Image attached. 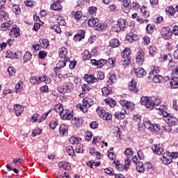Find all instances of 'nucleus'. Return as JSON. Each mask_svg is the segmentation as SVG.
I'll use <instances>...</instances> for the list:
<instances>
[{"label":"nucleus","instance_id":"nucleus-1","mask_svg":"<svg viewBox=\"0 0 178 178\" xmlns=\"http://www.w3.org/2000/svg\"><path fill=\"white\" fill-rule=\"evenodd\" d=\"M140 104L141 105H144V106L148 109H154L155 105H159V104H161V99L155 97H142L140 98Z\"/></svg>","mask_w":178,"mask_h":178},{"label":"nucleus","instance_id":"nucleus-2","mask_svg":"<svg viewBox=\"0 0 178 178\" xmlns=\"http://www.w3.org/2000/svg\"><path fill=\"white\" fill-rule=\"evenodd\" d=\"M176 159L178 158V153L177 152H167L166 153H163L162 157L161 158L163 163L164 165H169L172 163V159Z\"/></svg>","mask_w":178,"mask_h":178},{"label":"nucleus","instance_id":"nucleus-3","mask_svg":"<svg viewBox=\"0 0 178 178\" xmlns=\"http://www.w3.org/2000/svg\"><path fill=\"white\" fill-rule=\"evenodd\" d=\"M127 27V20L126 19L120 18L118 21V24L113 26L112 31L115 33H120V31H124V29Z\"/></svg>","mask_w":178,"mask_h":178},{"label":"nucleus","instance_id":"nucleus-4","mask_svg":"<svg viewBox=\"0 0 178 178\" xmlns=\"http://www.w3.org/2000/svg\"><path fill=\"white\" fill-rule=\"evenodd\" d=\"M130 54H131V51H130V48L129 47L125 48L122 52V62L123 66H127L130 64V58H129Z\"/></svg>","mask_w":178,"mask_h":178},{"label":"nucleus","instance_id":"nucleus-5","mask_svg":"<svg viewBox=\"0 0 178 178\" xmlns=\"http://www.w3.org/2000/svg\"><path fill=\"white\" fill-rule=\"evenodd\" d=\"M158 71L156 68H154L149 72V76H148L149 80H153L154 83H162L163 81V76L160 75H156Z\"/></svg>","mask_w":178,"mask_h":178},{"label":"nucleus","instance_id":"nucleus-6","mask_svg":"<svg viewBox=\"0 0 178 178\" xmlns=\"http://www.w3.org/2000/svg\"><path fill=\"white\" fill-rule=\"evenodd\" d=\"M163 118V120L165 121V123H168V124H172V126L177 124V118L174 117L172 114L164 113Z\"/></svg>","mask_w":178,"mask_h":178},{"label":"nucleus","instance_id":"nucleus-7","mask_svg":"<svg viewBox=\"0 0 178 178\" xmlns=\"http://www.w3.org/2000/svg\"><path fill=\"white\" fill-rule=\"evenodd\" d=\"M161 36L164 40H170L172 38V31L170 27H163L161 31Z\"/></svg>","mask_w":178,"mask_h":178},{"label":"nucleus","instance_id":"nucleus-8","mask_svg":"<svg viewBox=\"0 0 178 178\" xmlns=\"http://www.w3.org/2000/svg\"><path fill=\"white\" fill-rule=\"evenodd\" d=\"M144 55H145L144 51H139L137 52L136 55V63H138V65H143V63H144V60H145Z\"/></svg>","mask_w":178,"mask_h":178},{"label":"nucleus","instance_id":"nucleus-9","mask_svg":"<svg viewBox=\"0 0 178 178\" xmlns=\"http://www.w3.org/2000/svg\"><path fill=\"white\" fill-rule=\"evenodd\" d=\"M120 2H122L124 6L122 7V10L124 13H129L130 12V3H131V0H118Z\"/></svg>","mask_w":178,"mask_h":178},{"label":"nucleus","instance_id":"nucleus-10","mask_svg":"<svg viewBox=\"0 0 178 178\" xmlns=\"http://www.w3.org/2000/svg\"><path fill=\"white\" fill-rule=\"evenodd\" d=\"M134 74L136 77H139L140 79L144 77L147 74L145 70L142 67L134 68Z\"/></svg>","mask_w":178,"mask_h":178},{"label":"nucleus","instance_id":"nucleus-11","mask_svg":"<svg viewBox=\"0 0 178 178\" xmlns=\"http://www.w3.org/2000/svg\"><path fill=\"white\" fill-rule=\"evenodd\" d=\"M59 113L63 120H70V119L73 118V115H72L70 113H68L66 110L60 111Z\"/></svg>","mask_w":178,"mask_h":178},{"label":"nucleus","instance_id":"nucleus-12","mask_svg":"<svg viewBox=\"0 0 178 178\" xmlns=\"http://www.w3.org/2000/svg\"><path fill=\"white\" fill-rule=\"evenodd\" d=\"M98 113L99 118H102L104 120H111V119H112V115L109 113H106L105 110H101Z\"/></svg>","mask_w":178,"mask_h":178},{"label":"nucleus","instance_id":"nucleus-13","mask_svg":"<svg viewBox=\"0 0 178 178\" xmlns=\"http://www.w3.org/2000/svg\"><path fill=\"white\" fill-rule=\"evenodd\" d=\"M166 60H168L169 63H172V62H173L172 55H170V54H161L159 58V61L161 63L166 62Z\"/></svg>","mask_w":178,"mask_h":178},{"label":"nucleus","instance_id":"nucleus-14","mask_svg":"<svg viewBox=\"0 0 178 178\" xmlns=\"http://www.w3.org/2000/svg\"><path fill=\"white\" fill-rule=\"evenodd\" d=\"M130 163H131V159H130V158H127L125 160V165H124V168H123V165L122 164L117 165L116 168H118L120 172H122L123 169H129V168L130 167Z\"/></svg>","mask_w":178,"mask_h":178},{"label":"nucleus","instance_id":"nucleus-15","mask_svg":"<svg viewBox=\"0 0 178 178\" xmlns=\"http://www.w3.org/2000/svg\"><path fill=\"white\" fill-rule=\"evenodd\" d=\"M152 149L156 155H161L163 153V148L161 147V145H154Z\"/></svg>","mask_w":178,"mask_h":178},{"label":"nucleus","instance_id":"nucleus-16","mask_svg":"<svg viewBox=\"0 0 178 178\" xmlns=\"http://www.w3.org/2000/svg\"><path fill=\"white\" fill-rule=\"evenodd\" d=\"M115 117L119 120L124 119L126 118V110L122 108L115 113Z\"/></svg>","mask_w":178,"mask_h":178},{"label":"nucleus","instance_id":"nucleus-17","mask_svg":"<svg viewBox=\"0 0 178 178\" xmlns=\"http://www.w3.org/2000/svg\"><path fill=\"white\" fill-rule=\"evenodd\" d=\"M83 79H85V80L87 81L88 84H92V83H94L98 81V79L94 77V75L86 74Z\"/></svg>","mask_w":178,"mask_h":178},{"label":"nucleus","instance_id":"nucleus-18","mask_svg":"<svg viewBox=\"0 0 178 178\" xmlns=\"http://www.w3.org/2000/svg\"><path fill=\"white\" fill-rule=\"evenodd\" d=\"M143 124L145 127V129H147V130H149V131H152L154 124L151 123L149 120L145 118L143 120Z\"/></svg>","mask_w":178,"mask_h":178},{"label":"nucleus","instance_id":"nucleus-19","mask_svg":"<svg viewBox=\"0 0 178 178\" xmlns=\"http://www.w3.org/2000/svg\"><path fill=\"white\" fill-rule=\"evenodd\" d=\"M19 54H20L19 51L13 53L12 51L8 50L6 52V58H10V59H19V56H17Z\"/></svg>","mask_w":178,"mask_h":178},{"label":"nucleus","instance_id":"nucleus-20","mask_svg":"<svg viewBox=\"0 0 178 178\" xmlns=\"http://www.w3.org/2000/svg\"><path fill=\"white\" fill-rule=\"evenodd\" d=\"M126 40L129 41V42H133V41H136V40H138V36L133 33V32H131L127 35Z\"/></svg>","mask_w":178,"mask_h":178},{"label":"nucleus","instance_id":"nucleus-21","mask_svg":"<svg viewBox=\"0 0 178 178\" xmlns=\"http://www.w3.org/2000/svg\"><path fill=\"white\" fill-rule=\"evenodd\" d=\"M170 84L171 88H178V76H173L170 81Z\"/></svg>","mask_w":178,"mask_h":178},{"label":"nucleus","instance_id":"nucleus-22","mask_svg":"<svg viewBox=\"0 0 178 178\" xmlns=\"http://www.w3.org/2000/svg\"><path fill=\"white\" fill-rule=\"evenodd\" d=\"M82 102L83 106H88V108H90V106H92V104H94V100L89 97H85L83 99Z\"/></svg>","mask_w":178,"mask_h":178},{"label":"nucleus","instance_id":"nucleus-23","mask_svg":"<svg viewBox=\"0 0 178 178\" xmlns=\"http://www.w3.org/2000/svg\"><path fill=\"white\" fill-rule=\"evenodd\" d=\"M137 82L136 81L132 79V81L129 83L128 88L130 91H132L133 92H137L138 90L137 89Z\"/></svg>","mask_w":178,"mask_h":178},{"label":"nucleus","instance_id":"nucleus-24","mask_svg":"<svg viewBox=\"0 0 178 178\" xmlns=\"http://www.w3.org/2000/svg\"><path fill=\"white\" fill-rule=\"evenodd\" d=\"M51 10H60L62 6L60 5V1L58 0L51 5Z\"/></svg>","mask_w":178,"mask_h":178},{"label":"nucleus","instance_id":"nucleus-25","mask_svg":"<svg viewBox=\"0 0 178 178\" xmlns=\"http://www.w3.org/2000/svg\"><path fill=\"white\" fill-rule=\"evenodd\" d=\"M14 109L15 111L16 116H20V115L23 113V107H22V105H19V104L15 105Z\"/></svg>","mask_w":178,"mask_h":178},{"label":"nucleus","instance_id":"nucleus-26","mask_svg":"<svg viewBox=\"0 0 178 178\" xmlns=\"http://www.w3.org/2000/svg\"><path fill=\"white\" fill-rule=\"evenodd\" d=\"M12 24H13V22L12 21H8V22L3 23L1 25L0 30H1V31H6V29H9V27H10Z\"/></svg>","mask_w":178,"mask_h":178},{"label":"nucleus","instance_id":"nucleus-27","mask_svg":"<svg viewBox=\"0 0 178 178\" xmlns=\"http://www.w3.org/2000/svg\"><path fill=\"white\" fill-rule=\"evenodd\" d=\"M39 44L42 48H48L49 46V41L48 39H40Z\"/></svg>","mask_w":178,"mask_h":178},{"label":"nucleus","instance_id":"nucleus-28","mask_svg":"<svg viewBox=\"0 0 178 178\" xmlns=\"http://www.w3.org/2000/svg\"><path fill=\"white\" fill-rule=\"evenodd\" d=\"M136 170L139 173H143L145 170V168H144V164L143 162L138 161V163H136Z\"/></svg>","mask_w":178,"mask_h":178},{"label":"nucleus","instance_id":"nucleus-29","mask_svg":"<svg viewBox=\"0 0 178 178\" xmlns=\"http://www.w3.org/2000/svg\"><path fill=\"white\" fill-rule=\"evenodd\" d=\"M20 34V31L17 28H13V29L10 31L9 35L10 37H19Z\"/></svg>","mask_w":178,"mask_h":178},{"label":"nucleus","instance_id":"nucleus-30","mask_svg":"<svg viewBox=\"0 0 178 178\" xmlns=\"http://www.w3.org/2000/svg\"><path fill=\"white\" fill-rule=\"evenodd\" d=\"M110 46L113 48H117L120 45V42H119L118 39H111L109 42Z\"/></svg>","mask_w":178,"mask_h":178},{"label":"nucleus","instance_id":"nucleus-31","mask_svg":"<svg viewBox=\"0 0 178 178\" xmlns=\"http://www.w3.org/2000/svg\"><path fill=\"white\" fill-rule=\"evenodd\" d=\"M154 107H156V111H159V115H163V114L167 113L166 111H165V106H160L159 104H158L155 105Z\"/></svg>","mask_w":178,"mask_h":178},{"label":"nucleus","instance_id":"nucleus-32","mask_svg":"<svg viewBox=\"0 0 178 178\" xmlns=\"http://www.w3.org/2000/svg\"><path fill=\"white\" fill-rule=\"evenodd\" d=\"M131 3V6H129V12L130 9H132V10H138V9H140V6L138 3L134 1Z\"/></svg>","mask_w":178,"mask_h":178},{"label":"nucleus","instance_id":"nucleus-33","mask_svg":"<svg viewBox=\"0 0 178 178\" xmlns=\"http://www.w3.org/2000/svg\"><path fill=\"white\" fill-rule=\"evenodd\" d=\"M105 102L107 104V105H109L111 108H113L115 105H116V101H115L113 99H111L109 97L105 99Z\"/></svg>","mask_w":178,"mask_h":178},{"label":"nucleus","instance_id":"nucleus-34","mask_svg":"<svg viewBox=\"0 0 178 178\" xmlns=\"http://www.w3.org/2000/svg\"><path fill=\"white\" fill-rule=\"evenodd\" d=\"M32 56L33 55L31 54V53H30V51H26L23 57V60L24 61V63H26L29 62V60H31Z\"/></svg>","mask_w":178,"mask_h":178},{"label":"nucleus","instance_id":"nucleus-35","mask_svg":"<svg viewBox=\"0 0 178 178\" xmlns=\"http://www.w3.org/2000/svg\"><path fill=\"white\" fill-rule=\"evenodd\" d=\"M67 56V49L63 47L59 51V56L60 58H66Z\"/></svg>","mask_w":178,"mask_h":178},{"label":"nucleus","instance_id":"nucleus-36","mask_svg":"<svg viewBox=\"0 0 178 178\" xmlns=\"http://www.w3.org/2000/svg\"><path fill=\"white\" fill-rule=\"evenodd\" d=\"M99 20L97 18H91L88 19V26L90 27H95Z\"/></svg>","mask_w":178,"mask_h":178},{"label":"nucleus","instance_id":"nucleus-37","mask_svg":"<svg viewBox=\"0 0 178 178\" xmlns=\"http://www.w3.org/2000/svg\"><path fill=\"white\" fill-rule=\"evenodd\" d=\"M82 56L83 60H90V59H91V54H90L88 50H85L83 52Z\"/></svg>","mask_w":178,"mask_h":178},{"label":"nucleus","instance_id":"nucleus-38","mask_svg":"<svg viewBox=\"0 0 178 178\" xmlns=\"http://www.w3.org/2000/svg\"><path fill=\"white\" fill-rule=\"evenodd\" d=\"M80 141H81V138H76L74 136H72L70 138V143L71 144H74L75 145H77V144H79V143H80Z\"/></svg>","mask_w":178,"mask_h":178},{"label":"nucleus","instance_id":"nucleus-39","mask_svg":"<svg viewBox=\"0 0 178 178\" xmlns=\"http://www.w3.org/2000/svg\"><path fill=\"white\" fill-rule=\"evenodd\" d=\"M165 12L166 13L170 15V16H173V15L176 13V10L175 9V8L169 6L165 8Z\"/></svg>","mask_w":178,"mask_h":178},{"label":"nucleus","instance_id":"nucleus-40","mask_svg":"<svg viewBox=\"0 0 178 178\" xmlns=\"http://www.w3.org/2000/svg\"><path fill=\"white\" fill-rule=\"evenodd\" d=\"M124 155H126V156L127 158H131V156H133V154H134V152H133V149L131 148H127L124 152Z\"/></svg>","mask_w":178,"mask_h":178},{"label":"nucleus","instance_id":"nucleus-41","mask_svg":"<svg viewBox=\"0 0 178 178\" xmlns=\"http://www.w3.org/2000/svg\"><path fill=\"white\" fill-rule=\"evenodd\" d=\"M66 151L70 156H72L73 155H74V149H73V147L67 146L66 147Z\"/></svg>","mask_w":178,"mask_h":178},{"label":"nucleus","instance_id":"nucleus-42","mask_svg":"<svg viewBox=\"0 0 178 178\" xmlns=\"http://www.w3.org/2000/svg\"><path fill=\"white\" fill-rule=\"evenodd\" d=\"M66 66V61L60 60L56 64V69H63Z\"/></svg>","mask_w":178,"mask_h":178},{"label":"nucleus","instance_id":"nucleus-43","mask_svg":"<svg viewBox=\"0 0 178 178\" xmlns=\"http://www.w3.org/2000/svg\"><path fill=\"white\" fill-rule=\"evenodd\" d=\"M49 113H51V110H49L48 112H47L45 113V115H42L40 117V119L38 120V123H42V122H44V120H45L47 119V118L48 117Z\"/></svg>","mask_w":178,"mask_h":178},{"label":"nucleus","instance_id":"nucleus-44","mask_svg":"<svg viewBox=\"0 0 178 178\" xmlns=\"http://www.w3.org/2000/svg\"><path fill=\"white\" fill-rule=\"evenodd\" d=\"M106 26L104 25V24H98L95 26V30H97V31H102V30H105Z\"/></svg>","mask_w":178,"mask_h":178},{"label":"nucleus","instance_id":"nucleus-45","mask_svg":"<svg viewBox=\"0 0 178 178\" xmlns=\"http://www.w3.org/2000/svg\"><path fill=\"white\" fill-rule=\"evenodd\" d=\"M31 84H38L40 83V81L38 80V76H32L29 79Z\"/></svg>","mask_w":178,"mask_h":178},{"label":"nucleus","instance_id":"nucleus-46","mask_svg":"<svg viewBox=\"0 0 178 178\" xmlns=\"http://www.w3.org/2000/svg\"><path fill=\"white\" fill-rule=\"evenodd\" d=\"M102 92L104 97H108V95H109V94H111V90L106 87L103 88L102 89Z\"/></svg>","mask_w":178,"mask_h":178},{"label":"nucleus","instance_id":"nucleus-47","mask_svg":"<svg viewBox=\"0 0 178 178\" xmlns=\"http://www.w3.org/2000/svg\"><path fill=\"white\" fill-rule=\"evenodd\" d=\"M12 10L14 12V13H15V15H19V13H20V8L17 5L13 6Z\"/></svg>","mask_w":178,"mask_h":178},{"label":"nucleus","instance_id":"nucleus-48","mask_svg":"<svg viewBox=\"0 0 178 178\" xmlns=\"http://www.w3.org/2000/svg\"><path fill=\"white\" fill-rule=\"evenodd\" d=\"M126 109H130V111H133L134 109V104L131 102H127V106H126Z\"/></svg>","mask_w":178,"mask_h":178},{"label":"nucleus","instance_id":"nucleus-49","mask_svg":"<svg viewBox=\"0 0 178 178\" xmlns=\"http://www.w3.org/2000/svg\"><path fill=\"white\" fill-rule=\"evenodd\" d=\"M82 91L86 94V92H88L90 91V88L88 87V84L83 83L81 86Z\"/></svg>","mask_w":178,"mask_h":178},{"label":"nucleus","instance_id":"nucleus-50","mask_svg":"<svg viewBox=\"0 0 178 178\" xmlns=\"http://www.w3.org/2000/svg\"><path fill=\"white\" fill-rule=\"evenodd\" d=\"M163 130L167 133H170L172 131V126L168 124L163 127Z\"/></svg>","mask_w":178,"mask_h":178},{"label":"nucleus","instance_id":"nucleus-51","mask_svg":"<svg viewBox=\"0 0 178 178\" xmlns=\"http://www.w3.org/2000/svg\"><path fill=\"white\" fill-rule=\"evenodd\" d=\"M97 7L95 6H90L88 9V12L90 15H95L97 13Z\"/></svg>","mask_w":178,"mask_h":178},{"label":"nucleus","instance_id":"nucleus-52","mask_svg":"<svg viewBox=\"0 0 178 178\" xmlns=\"http://www.w3.org/2000/svg\"><path fill=\"white\" fill-rule=\"evenodd\" d=\"M92 138V133L91 131H88L85 135V140L86 141H90Z\"/></svg>","mask_w":178,"mask_h":178},{"label":"nucleus","instance_id":"nucleus-53","mask_svg":"<svg viewBox=\"0 0 178 178\" xmlns=\"http://www.w3.org/2000/svg\"><path fill=\"white\" fill-rule=\"evenodd\" d=\"M76 152L78 154H83L84 152V149H83V145H79L76 147Z\"/></svg>","mask_w":178,"mask_h":178},{"label":"nucleus","instance_id":"nucleus-54","mask_svg":"<svg viewBox=\"0 0 178 178\" xmlns=\"http://www.w3.org/2000/svg\"><path fill=\"white\" fill-rule=\"evenodd\" d=\"M8 72L10 76H13V74L16 73V69H15L13 67H9L8 68Z\"/></svg>","mask_w":178,"mask_h":178},{"label":"nucleus","instance_id":"nucleus-55","mask_svg":"<svg viewBox=\"0 0 178 178\" xmlns=\"http://www.w3.org/2000/svg\"><path fill=\"white\" fill-rule=\"evenodd\" d=\"M108 61H106V60L104 59H100L98 60V65L97 67H102V66H104V65H106V63Z\"/></svg>","mask_w":178,"mask_h":178},{"label":"nucleus","instance_id":"nucleus-56","mask_svg":"<svg viewBox=\"0 0 178 178\" xmlns=\"http://www.w3.org/2000/svg\"><path fill=\"white\" fill-rule=\"evenodd\" d=\"M56 126H58V121H51L49 123V127L52 129V130H55L56 128Z\"/></svg>","mask_w":178,"mask_h":178},{"label":"nucleus","instance_id":"nucleus-57","mask_svg":"<svg viewBox=\"0 0 178 178\" xmlns=\"http://www.w3.org/2000/svg\"><path fill=\"white\" fill-rule=\"evenodd\" d=\"M75 20H80L81 19V11H76L74 15Z\"/></svg>","mask_w":178,"mask_h":178},{"label":"nucleus","instance_id":"nucleus-58","mask_svg":"<svg viewBox=\"0 0 178 178\" xmlns=\"http://www.w3.org/2000/svg\"><path fill=\"white\" fill-rule=\"evenodd\" d=\"M96 79H97V81L99 80H104V79H105V74L104 72H98L97 77Z\"/></svg>","mask_w":178,"mask_h":178},{"label":"nucleus","instance_id":"nucleus-59","mask_svg":"<svg viewBox=\"0 0 178 178\" xmlns=\"http://www.w3.org/2000/svg\"><path fill=\"white\" fill-rule=\"evenodd\" d=\"M39 59H44L47 56V52L41 51L38 54Z\"/></svg>","mask_w":178,"mask_h":178},{"label":"nucleus","instance_id":"nucleus-60","mask_svg":"<svg viewBox=\"0 0 178 178\" xmlns=\"http://www.w3.org/2000/svg\"><path fill=\"white\" fill-rule=\"evenodd\" d=\"M15 92H20L22 91V84L20 83H18L15 85Z\"/></svg>","mask_w":178,"mask_h":178},{"label":"nucleus","instance_id":"nucleus-61","mask_svg":"<svg viewBox=\"0 0 178 178\" xmlns=\"http://www.w3.org/2000/svg\"><path fill=\"white\" fill-rule=\"evenodd\" d=\"M113 170H112L111 168H106L104 169V173H106V175H109V176H113Z\"/></svg>","mask_w":178,"mask_h":178},{"label":"nucleus","instance_id":"nucleus-62","mask_svg":"<svg viewBox=\"0 0 178 178\" xmlns=\"http://www.w3.org/2000/svg\"><path fill=\"white\" fill-rule=\"evenodd\" d=\"M0 16L2 17L1 19H4V20H8V19H9V15H8V13H6L5 11L0 13Z\"/></svg>","mask_w":178,"mask_h":178},{"label":"nucleus","instance_id":"nucleus-63","mask_svg":"<svg viewBox=\"0 0 178 178\" xmlns=\"http://www.w3.org/2000/svg\"><path fill=\"white\" fill-rule=\"evenodd\" d=\"M171 33L172 34H174V35H178V26H174Z\"/></svg>","mask_w":178,"mask_h":178},{"label":"nucleus","instance_id":"nucleus-64","mask_svg":"<svg viewBox=\"0 0 178 178\" xmlns=\"http://www.w3.org/2000/svg\"><path fill=\"white\" fill-rule=\"evenodd\" d=\"M48 86H44L40 87V91L41 92H47L48 91Z\"/></svg>","mask_w":178,"mask_h":178}]
</instances>
